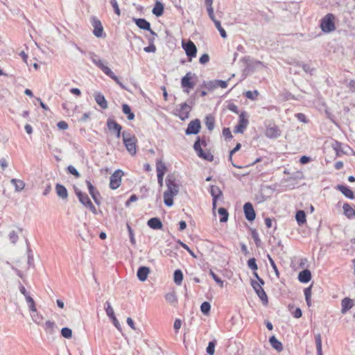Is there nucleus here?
<instances>
[{
    "label": "nucleus",
    "mask_w": 355,
    "mask_h": 355,
    "mask_svg": "<svg viewBox=\"0 0 355 355\" xmlns=\"http://www.w3.org/2000/svg\"><path fill=\"white\" fill-rule=\"evenodd\" d=\"M149 273L150 268L148 267L141 266L137 270V276L140 281L144 282L146 280Z\"/></svg>",
    "instance_id": "a211bd4d"
},
{
    "label": "nucleus",
    "mask_w": 355,
    "mask_h": 355,
    "mask_svg": "<svg viewBox=\"0 0 355 355\" xmlns=\"http://www.w3.org/2000/svg\"><path fill=\"white\" fill-rule=\"evenodd\" d=\"M343 208L344 214L347 218L351 219L354 217V214H355V210L348 203H345Z\"/></svg>",
    "instance_id": "bb28decb"
},
{
    "label": "nucleus",
    "mask_w": 355,
    "mask_h": 355,
    "mask_svg": "<svg viewBox=\"0 0 355 355\" xmlns=\"http://www.w3.org/2000/svg\"><path fill=\"white\" fill-rule=\"evenodd\" d=\"M61 334L65 338H70L72 336V331L68 327H63L61 330Z\"/></svg>",
    "instance_id": "de8ad7c7"
},
{
    "label": "nucleus",
    "mask_w": 355,
    "mask_h": 355,
    "mask_svg": "<svg viewBox=\"0 0 355 355\" xmlns=\"http://www.w3.org/2000/svg\"><path fill=\"white\" fill-rule=\"evenodd\" d=\"M86 184L87 186L89 194L91 196H93L94 194H95V193H96L97 191H96L95 187L92 185L89 180H86Z\"/></svg>",
    "instance_id": "4d7b16f0"
},
{
    "label": "nucleus",
    "mask_w": 355,
    "mask_h": 355,
    "mask_svg": "<svg viewBox=\"0 0 355 355\" xmlns=\"http://www.w3.org/2000/svg\"><path fill=\"white\" fill-rule=\"evenodd\" d=\"M248 125V114L245 112H242L239 114V124L235 127V133H243Z\"/></svg>",
    "instance_id": "0eeeda50"
},
{
    "label": "nucleus",
    "mask_w": 355,
    "mask_h": 355,
    "mask_svg": "<svg viewBox=\"0 0 355 355\" xmlns=\"http://www.w3.org/2000/svg\"><path fill=\"white\" fill-rule=\"evenodd\" d=\"M26 302L31 312H35V304L33 299L29 295L26 297Z\"/></svg>",
    "instance_id": "49530a36"
},
{
    "label": "nucleus",
    "mask_w": 355,
    "mask_h": 355,
    "mask_svg": "<svg viewBox=\"0 0 355 355\" xmlns=\"http://www.w3.org/2000/svg\"><path fill=\"white\" fill-rule=\"evenodd\" d=\"M218 214L220 216V223H225L228 220L229 214L227 211L223 208L220 207L218 209Z\"/></svg>",
    "instance_id": "f704fd0d"
},
{
    "label": "nucleus",
    "mask_w": 355,
    "mask_h": 355,
    "mask_svg": "<svg viewBox=\"0 0 355 355\" xmlns=\"http://www.w3.org/2000/svg\"><path fill=\"white\" fill-rule=\"evenodd\" d=\"M216 345V340H212V341H210L209 343H208V346L207 347V353L209 355H213L214 354V352H215V347Z\"/></svg>",
    "instance_id": "37998d69"
},
{
    "label": "nucleus",
    "mask_w": 355,
    "mask_h": 355,
    "mask_svg": "<svg viewBox=\"0 0 355 355\" xmlns=\"http://www.w3.org/2000/svg\"><path fill=\"white\" fill-rule=\"evenodd\" d=\"M209 274L212 277V278L214 279V281L219 284V286L223 288L224 282L222 281L212 270H210Z\"/></svg>",
    "instance_id": "864d4df0"
},
{
    "label": "nucleus",
    "mask_w": 355,
    "mask_h": 355,
    "mask_svg": "<svg viewBox=\"0 0 355 355\" xmlns=\"http://www.w3.org/2000/svg\"><path fill=\"white\" fill-rule=\"evenodd\" d=\"M223 135L227 139H232V132H231L229 128H223Z\"/></svg>",
    "instance_id": "e2e57ef3"
},
{
    "label": "nucleus",
    "mask_w": 355,
    "mask_h": 355,
    "mask_svg": "<svg viewBox=\"0 0 355 355\" xmlns=\"http://www.w3.org/2000/svg\"><path fill=\"white\" fill-rule=\"evenodd\" d=\"M210 193L213 199H220L223 197V193L217 186L212 185L210 187Z\"/></svg>",
    "instance_id": "a878e982"
},
{
    "label": "nucleus",
    "mask_w": 355,
    "mask_h": 355,
    "mask_svg": "<svg viewBox=\"0 0 355 355\" xmlns=\"http://www.w3.org/2000/svg\"><path fill=\"white\" fill-rule=\"evenodd\" d=\"M311 160V158L309 157H307V156H302L300 159V162L302 164H307L308 162H309Z\"/></svg>",
    "instance_id": "774afa93"
},
{
    "label": "nucleus",
    "mask_w": 355,
    "mask_h": 355,
    "mask_svg": "<svg viewBox=\"0 0 355 355\" xmlns=\"http://www.w3.org/2000/svg\"><path fill=\"white\" fill-rule=\"evenodd\" d=\"M191 73H187L181 80L182 87L184 88L192 89L194 87V84L191 81Z\"/></svg>",
    "instance_id": "5701e85b"
},
{
    "label": "nucleus",
    "mask_w": 355,
    "mask_h": 355,
    "mask_svg": "<svg viewBox=\"0 0 355 355\" xmlns=\"http://www.w3.org/2000/svg\"><path fill=\"white\" fill-rule=\"evenodd\" d=\"M214 25L217 30L219 31L220 36L223 38L227 37V33L225 29L221 26L220 22L219 21H215Z\"/></svg>",
    "instance_id": "c03bdc74"
},
{
    "label": "nucleus",
    "mask_w": 355,
    "mask_h": 355,
    "mask_svg": "<svg viewBox=\"0 0 355 355\" xmlns=\"http://www.w3.org/2000/svg\"><path fill=\"white\" fill-rule=\"evenodd\" d=\"M75 193L77 196L79 201L84 205L87 206L88 204L91 202L90 199L89 198L87 193H85L82 192L80 189L78 188L74 189Z\"/></svg>",
    "instance_id": "dca6fc26"
},
{
    "label": "nucleus",
    "mask_w": 355,
    "mask_h": 355,
    "mask_svg": "<svg viewBox=\"0 0 355 355\" xmlns=\"http://www.w3.org/2000/svg\"><path fill=\"white\" fill-rule=\"evenodd\" d=\"M269 342L271 346L277 352H282L283 350V345L282 343L279 342L275 336H272L270 338Z\"/></svg>",
    "instance_id": "393cba45"
},
{
    "label": "nucleus",
    "mask_w": 355,
    "mask_h": 355,
    "mask_svg": "<svg viewBox=\"0 0 355 355\" xmlns=\"http://www.w3.org/2000/svg\"><path fill=\"white\" fill-rule=\"evenodd\" d=\"M10 182L11 184L15 187L17 191H21L24 189L25 184L22 180L12 179Z\"/></svg>",
    "instance_id": "473e14b6"
},
{
    "label": "nucleus",
    "mask_w": 355,
    "mask_h": 355,
    "mask_svg": "<svg viewBox=\"0 0 355 355\" xmlns=\"http://www.w3.org/2000/svg\"><path fill=\"white\" fill-rule=\"evenodd\" d=\"M332 147L334 150L336 151L337 156H340L342 154H344V151L342 148V144L340 142L336 141L332 144Z\"/></svg>",
    "instance_id": "ea45409f"
},
{
    "label": "nucleus",
    "mask_w": 355,
    "mask_h": 355,
    "mask_svg": "<svg viewBox=\"0 0 355 355\" xmlns=\"http://www.w3.org/2000/svg\"><path fill=\"white\" fill-rule=\"evenodd\" d=\"M258 95H259V92L257 90L247 91L245 94V96L247 98H249L252 101L256 100Z\"/></svg>",
    "instance_id": "a18cd8bd"
},
{
    "label": "nucleus",
    "mask_w": 355,
    "mask_h": 355,
    "mask_svg": "<svg viewBox=\"0 0 355 355\" xmlns=\"http://www.w3.org/2000/svg\"><path fill=\"white\" fill-rule=\"evenodd\" d=\"M144 50L146 53H155L156 51V46L154 45L153 42L150 40V44L148 46L144 47Z\"/></svg>",
    "instance_id": "5fc2aeb1"
},
{
    "label": "nucleus",
    "mask_w": 355,
    "mask_h": 355,
    "mask_svg": "<svg viewBox=\"0 0 355 355\" xmlns=\"http://www.w3.org/2000/svg\"><path fill=\"white\" fill-rule=\"evenodd\" d=\"M191 110V106L189 105L187 103H183L180 105L179 107L175 110L174 114L181 120L184 121L189 118Z\"/></svg>",
    "instance_id": "423d86ee"
},
{
    "label": "nucleus",
    "mask_w": 355,
    "mask_h": 355,
    "mask_svg": "<svg viewBox=\"0 0 355 355\" xmlns=\"http://www.w3.org/2000/svg\"><path fill=\"white\" fill-rule=\"evenodd\" d=\"M210 309H211V304L209 302H204L202 303V304L200 306V311L203 314L207 315L209 313Z\"/></svg>",
    "instance_id": "a19ab883"
},
{
    "label": "nucleus",
    "mask_w": 355,
    "mask_h": 355,
    "mask_svg": "<svg viewBox=\"0 0 355 355\" xmlns=\"http://www.w3.org/2000/svg\"><path fill=\"white\" fill-rule=\"evenodd\" d=\"M334 19V15L329 13L321 19L320 28L323 32L330 33L336 29Z\"/></svg>",
    "instance_id": "39448f33"
},
{
    "label": "nucleus",
    "mask_w": 355,
    "mask_h": 355,
    "mask_svg": "<svg viewBox=\"0 0 355 355\" xmlns=\"http://www.w3.org/2000/svg\"><path fill=\"white\" fill-rule=\"evenodd\" d=\"M122 175L123 171L117 170L110 176V187L112 189H116L119 187L121 182Z\"/></svg>",
    "instance_id": "9d476101"
},
{
    "label": "nucleus",
    "mask_w": 355,
    "mask_h": 355,
    "mask_svg": "<svg viewBox=\"0 0 355 355\" xmlns=\"http://www.w3.org/2000/svg\"><path fill=\"white\" fill-rule=\"evenodd\" d=\"M166 184L167 190L164 193V202L166 206L171 207L173 205V196H176L178 193V186L171 176L166 178Z\"/></svg>",
    "instance_id": "f03ea898"
},
{
    "label": "nucleus",
    "mask_w": 355,
    "mask_h": 355,
    "mask_svg": "<svg viewBox=\"0 0 355 355\" xmlns=\"http://www.w3.org/2000/svg\"><path fill=\"white\" fill-rule=\"evenodd\" d=\"M205 123L209 130H212L214 128V118L211 115L207 116L205 117Z\"/></svg>",
    "instance_id": "e433bc0d"
},
{
    "label": "nucleus",
    "mask_w": 355,
    "mask_h": 355,
    "mask_svg": "<svg viewBox=\"0 0 355 355\" xmlns=\"http://www.w3.org/2000/svg\"><path fill=\"white\" fill-rule=\"evenodd\" d=\"M94 100L96 103L103 110L108 107L107 101H106L103 94L101 92H95L94 94Z\"/></svg>",
    "instance_id": "4468645a"
},
{
    "label": "nucleus",
    "mask_w": 355,
    "mask_h": 355,
    "mask_svg": "<svg viewBox=\"0 0 355 355\" xmlns=\"http://www.w3.org/2000/svg\"><path fill=\"white\" fill-rule=\"evenodd\" d=\"M57 126L60 130H66L68 128V124L64 121H59Z\"/></svg>",
    "instance_id": "69168bd1"
},
{
    "label": "nucleus",
    "mask_w": 355,
    "mask_h": 355,
    "mask_svg": "<svg viewBox=\"0 0 355 355\" xmlns=\"http://www.w3.org/2000/svg\"><path fill=\"white\" fill-rule=\"evenodd\" d=\"M152 12L157 17H159V16L162 15V14L164 12L163 4L159 1H157L155 4V6H154Z\"/></svg>",
    "instance_id": "c756f323"
},
{
    "label": "nucleus",
    "mask_w": 355,
    "mask_h": 355,
    "mask_svg": "<svg viewBox=\"0 0 355 355\" xmlns=\"http://www.w3.org/2000/svg\"><path fill=\"white\" fill-rule=\"evenodd\" d=\"M214 87H221V88H226L227 87V81L222 80H216L214 82L210 83Z\"/></svg>",
    "instance_id": "79ce46f5"
},
{
    "label": "nucleus",
    "mask_w": 355,
    "mask_h": 355,
    "mask_svg": "<svg viewBox=\"0 0 355 355\" xmlns=\"http://www.w3.org/2000/svg\"><path fill=\"white\" fill-rule=\"evenodd\" d=\"M133 21L135 24L141 29L146 30L150 31V33L153 35H157V34L150 28V24L146 21L145 19L142 18H133Z\"/></svg>",
    "instance_id": "f8f14e48"
},
{
    "label": "nucleus",
    "mask_w": 355,
    "mask_h": 355,
    "mask_svg": "<svg viewBox=\"0 0 355 355\" xmlns=\"http://www.w3.org/2000/svg\"><path fill=\"white\" fill-rule=\"evenodd\" d=\"M31 318L34 322L37 324H40L42 322L43 317L42 315L39 314L35 309V312H31Z\"/></svg>",
    "instance_id": "4c0bfd02"
},
{
    "label": "nucleus",
    "mask_w": 355,
    "mask_h": 355,
    "mask_svg": "<svg viewBox=\"0 0 355 355\" xmlns=\"http://www.w3.org/2000/svg\"><path fill=\"white\" fill-rule=\"evenodd\" d=\"M110 3L114 10V12L119 16L121 15V11L118 5L116 0H110Z\"/></svg>",
    "instance_id": "603ef678"
},
{
    "label": "nucleus",
    "mask_w": 355,
    "mask_h": 355,
    "mask_svg": "<svg viewBox=\"0 0 355 355\" xmlns=\"http://www.w3.org/2000/svg\"><path fill=\"white\" fill-rule=\"evenodd\" d=\"M280 130L276 125L268 126L266 130V136L270 139L277 138L280 136Z\"/></svg>",
    "instance_id": "2eb2a0df"
},
{
    "label": "nucleus",
    "mask_w": 355,
    "mask_h": 355,
    "mask_svg": "<svg viewBox=\"0 0 355 355\" xmlns=\"http://www.w3.org/2000/svg\"><path fill=\"white\" fill-rule=\"evenodd\" d=\"M107 125L110 130H113L115 132L117 130H121L122 129V127L120 124L111 119H107Z\"/></svg>",
    "instance_id": "c85d7f7f"
},
{
    "label": "nucleus",
    "mask_w": 355,
    "mask_h": 355,
    "mask_svg": "<svg viewBox=\"0 0 355 355\" xmlns=\"http://www.w3.org/2000/svg\"><path fill=\"white\" fill-rule=\"evenodd\" d=\"M67 171H69V173L73 175L76 178H80V173H78V171L76 170V168L72 166V165H70L67 167Z\"/></svg>",
    "instance_id": "6e6d98bb"
},
{
    "label": "nucleus",
    "mask_w": 355,
    "mask_h": 355,
    "mask_svg": "<svg viewBox=\"0 0 355 355\" xmlns=\"http://www.w3.org/2000/svg\"><path fill=\"white\" fill-rule=\"evenodd\" d=\"M268 258L269 262H270L274 272H275L276 275L279 276V271H278L277 267L274 260L272 259V257L269 254H268Z\"/></svg>",
    "instance_id": "13d9d810"
},
{
    "label": "nucleus",
    "mask_w": 355,
    "mask_h": 355,
    "mask_svg": "<svg viewBox=\"0 0 355 355\" xmlns=\"http://www.w3.org/2000/svg\"><path fill=\"white\" fill-rule=\"evenodd\" d=\"M92 25L94 26V35L98 37H101L103 28L101 21L98 19H94Z\"/></svg>",
    "instance_id": "aec40b11"
},
{
    "label": "nucleus",
    "mask_w": 355,
    "mask_h": 355,
    "mask_svg": "<svg viewBox=\"0 0 355 355\" xmlns=\"http://www.w3.org/2000/svg\"><path fill=\"white\" fill-rule=\"evenodd\" d=\"M9 239L12 243L15 244L18 240V236L15 231H12L9 234Z\"/></svg>",
    "instance_id": "bf43d9fd"
},
{
    "label": "nucleus",
    "mask_w": 355,
    "mask_h": 355,
    "mask_svg": "<svg viewBox=\"0 0 355 355\" xmlns=\"http://www.w3.org/2000/svg\"><path fill=\"white\" fill-rule=\"evenodd\" d=\"M207 11L208 13V15L209 18L211 19V21L214 23L215 21H217L218 20L216 19V17L214 15V8H207Z\"/></svg>",
    "instance_id": "052dcab7"
},
{
    "label": "nucleus",
    "mask_w": 355,
    "mask_h": 355,
    "mask_svg": "<svg viewBox=\"0 0 355 355\" xmlns=\"http://www.w3.org/2000/svg\"><path fill=\"white\" fill-rule=\"evenodd\" d=\"M295 219L299 225H302L306 222V214L303 210H299L296 212Z\"/></svg>",
    "instance_id": "cd10ccee"
},
{
    "label": "nucleus",
    "mask_w": 355,
    "mask_h": 355,
    "mask_svg": "<svg viewBox=\"0 0 355 355\" xmlns=\"http://www.w3.org/2000/svg\"><path fill=\"white\" fill-rule=\"evenodd\" d=\"M54 327H55V323L49 320V321L46 322L44 328L47 332L51 334L53 331Z\"/></svg>",
    "instance_id": "3c124183"
},
{
    "label": "nucleus",
    "mask_w": 355,
    "mask_h": 355,
    "mask_svg": "<svg viewBox=\"0 0 355 355\" xmlns=\"http://www.w3.org/2000/svg\"><path fill=\"white\" fill-rule=\"evenodd\" d=\"M354 303L352 299L349 297H345L341 302V313L343 314L346 313L354 306Z\"/></svg>",
    "instance_id": "f3484780"
},
{
    "label": "nucleus",
    "mask_w": 355,
    "mask_h": 355,
    "mask_svg": "<svg viewBox=\"0 0 355 355\" xmlns=\"http://www.w3.org/2000/svg\"><path fill=\"white\" fill-rule=\"evenodd\" d=\"M166 300L171 304L175 303L177 300L175 295L173 293H168L165 295Z\"/></svg>",
    "instance_id": "8fccbe9b"
},
{
    "label": "nucleus",
    "mask_w": 355,
    "mask_h": 355,
    "mask_svg": "<svg viewBox=\"0 0 355 355\" xmlns=\"http://www.w3.org/2000/svg\"><path fill=\"white\" fill-rule=\"evenodd\" d=\"M105 310L107 315L110 319L116 317L115 314H114V309H112V306H111V304H110V303L109 302H106Z\"/></svg>",
    "instance_id": "58836bf2"
},
{
    "label": "nucleus",
    "mask_w": 355,
    "mask_h": 355,
    "mask_svg": "<svg viewBox=\"0 0 355 355\" xmlns=\"http://www.w3.org/2000/svg\"><path fill=\"white\" fill-rule=\"evenodd\" d=\"M311 279V272L308 269H304L298 275V279L302 283H307Z\"/></svg>",
    "instance_id": "412c9836"
},
{
    "label": "nucleus",
    "mask_w": 355,
    "mask_h": 355,
    "mask_svg": "<svg viewBox=\"0 0 355 355\" xmlns=\"http://www.w3.org/2000/svg\"><path fill=\"white\" fill-rule=\"evenodd\" d=\"M122 111L123 112L127 115V118L128 120H133L135 118V114L132 112L130 107L127 104H123L122 105Z\"/></svg>",
    "instance_id": "2f4dec72"
},
{
    "label": "nucleus",
    "mask_w": 355,
    "mask_h": 355,
    "mask_svg": "<svg viewBox=\"0 0 355 355\" xmlns=\"http://www.w3.org/2000/svg\"><path fill=\"white\" fill-rule=\"evenodd\" d=\"M293 317H294V318H300L302 316V310H301L300 308H297V309L294 311V312H293Z\"/></svg>",
    "instance_id": "338daca9"
},
{
    "label": "nucleus",
    "mask_w": 355,
    "mask_h": 355,
    "mask_svg": "<svg viewBox=\"0 0 355 355\" xmlns=\"http://www.w3.org/2000/svg\"><path fill=\"white\" fill-rule=\"evenodd\" d=\"M251 285L262 302L266 304L268 302V297L262 286H261V284L252 280Z\"/></svg>",
    "instance_id": "1a4fd4ad"
},
{
    "label": "nucleus",
    "mask_w": 355,
    "mask_h": 355,
    "mask_svg": "<svg viewBox=\"0 0 355 355\" xmlns=\"http://www.w3.org/2000/svg\"><path fill=\"white\" fill-rule=\"evenodd\" d=\"M182 48L185 51L187 55L189 57V61H191L192 58L196 56L197 48L193 42L190 40L186 43L183 42Z\"/></svg>",
    "instance_id": "6e6552de"
},
{
    "label": "nucleus",
    "mask_w": 355,
    "mask_h": 355,
    "mask_svg": "<svg viewBox=\"0 0 355 355\" xmlns=\"http://www.w3.org/2000/svg\"><path fill=\"white\" fill-rule=\"evenodd\" d=\"M183 280V273L181 270H176L174 272V282L177 285H181Z\"/></svg>",
    "instance_id": "c9c22d12"
},
{
    "label": "nucleus",
    "mask_w": 355,
    "mask_h": 355,
    "mask_svg": "<svg viewBox=\"0 0 355 355\" xmlns=\"http://www.w3.org/2000/svg\"><path fill=\"white\" fill-rule=\"evenodd\" d=\"M201 145L206 146V141L204 139L200 140V137H198L193 144V149L196 152L198 156L205 160L212 162L214 160L213 155L209 150H203L201 148Z\"/></svg>",
    "instance_id": "20e7f679"
},
{
    "label": "nucleus",
    "mask_w": 355,
    "mask_h": 355,
    "mask_svg": "<svg viewBox=\"0 0 355 355\" xmlns=\"http://www.w3.org/2000/svg\"><path fill=\"white\" fill-rule=\"evenodd\" d=\"M243 211L246 219L249 221H252L256 217V214L254 210L253 206L250 202H246L243 206Z\"/></svg>",
    "instance_id": "ddd939ff"
},
{
    "label": "nucleus",
    "mask_w": 355,
    "mask_h": 355,
    "mask_svg": "<svg viewBox=\"0 0 355 355\" xmlns=\"http://www.w3.org/2000/svg\"><path fill=\"white\" fill-rule=\"evenodd\" d=\"M89 58L92 62L100 69H101L105 74L114 80L122 89H127L125 86L121 82L120 79L116 76L114 72L105 64V62L101 60L95 53L89 52Z\"/></svg>",
    "instance_id": "f257e3e1"
},
{
    "label": "nucleus",
    "mask_w": 355,
    "mask_h": 355,
    "mask_svg": "<svg viewBox=\"0 0 355 355\" xmlns=\"http://www.w3.org/2000/svg\"><path fill=\"white\" fill-rule=\"evenodd\" d=\"M156 170L157 175H164L166 171V166L162 160H157L156 162Z\"/></svg>",
    "instance_id": "7c9ffc66"
},
{
    "label": "nucleus",
    "mask_w": 355,
    "mask_h": 355,
    "mask_svg": "<svg viewBox=\"0 0 355 355\" xmlns=\"http://www.w3.org/2000/svg\"><path fill=\"white\" fill-rule=\"evenodd\" d=\"M55 191L57 195L62 199H67L68 197V192L67 189L60 184L55 185Z\"/></svg>",
    "instance_id": "b1692460"
},
{
    "label": "nucleus",
    "mask_w": 355,
    "mask_h": 355,
    "mask_svg": "<svg viewBox=\"0 0 355 355\" xmlns=\"http://www.w3.org/2000/svg\"><path fill=\"white\" fill-rule=\"evenodd\" d=\"M147 224L153 230H161L163 227L162 221L158 218H152L149 219Z\"/></svg>",
    "instance_id": "4be33fe9"
},
{
    "label": "nucleus",
    "mask_w": 355,
    "mask_h": 355,
    "mask_svg": "<svg viewBox=\"0 0 355 355\" xmlns=\"http://www.w3.org/2000/svg\"><path fill=\"white\" fill-rule=\"evenodd\" d=\"M122 138L123 144L128 153L134 155L137 153V141L136 137L128 131L122 132Z\"/></svg>",
    "instance_id": "7ed1b4c3"
},
{
    "label": "nucleus",
    "mask_w": 355,
    "mask_h": 355,
    "mask_svg": "<svg viewBox=\"0 0 355 355\" xmlns=\"http://www.w3.org/2000/svg\"><path fill=\"white\" fill-rule=\"evenodd\" d=\"M336 189L340 191L345 197L349 199L354 198V192L348 187L343 184H338L337 185Z\"/></svg>",
    "instance_id": "6ab92c4d"
},
{
    "label": "nucleus",
    "mask_w": 355,
    "mask_h": 355,
    "mask_svg": "<svg viewBox=\"0 0 355 355\" xmlns=\"http://www.w3.org/2000/svg\"><path fill=\"white\" fill-rule=\"evenodd\" d=\"M209 60V56L207 53H204L199 59V62L202 64H207Z\"/></svg>",
    "instance_id": "680f3d73"
},
{
    "label": "nucleus",
    "mask_w": 355,
    "mask_h": 355,
    "mask_svg": "<svg viewBox=\"0 0 355 355\" xmlns=\"http://www.w3.org/2000/svg\"><path fill=\"white\" fill-rule=\"evenodd\" d=\"M248 266L252 270L256 271L258 269L257 264L256 263V259L251 258L248 261Z\"/></svg>",
    "instance_id": "09e8293b"
},
{
    "label": "nucleus",
    "mask_w": 355,
    "mask_h": 355,
    "mask_svg": "<svg viewBox=\"0 0 355 355\" xmlns=\"http://www.w3.org/2000/svg\"><path fill=\"white\" fill-rule=\"evenodd\" d=\"M182 325V321L180 319H176L173 324V328L176 333L178 332Z\"/></svg>",
    "instance_id": "0e129e2a"
},
{
    "label": "nucleus",
    "mask_w": 355,
    "mask_h": 355,
    "mask_svg": "<svg viewBox=\"0 0 355 355\" xmlns=\"http://www.w3.org/2000/svg\"><path fill=\"white\" fill-rule=\"evenodd\" d=\"M317 355H322V338L320 334H318L315 336Z\"/></svg>",
    "instance_id": "72a5a7b5"
},
{
    "label": "nucleus",
    "mask_w": 355,
    "mask_h": 355,
    "mask_svg": "<svg viewBox=\"0 0 355 355\" xmlns=\"http://www.w3.org/2000/svg\"><path fill=\"white\" fill-rule=\"evenodd\" d=\"M200 121L199 119H196L189 123L185 132L187 135H196L200 131Z\"/></svg>",
    "instance_id": "9b49d317"
}]
</instances>
